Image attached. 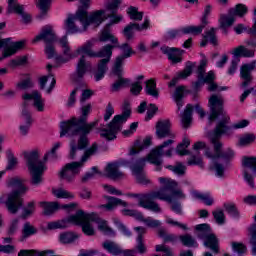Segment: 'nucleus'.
I'll return each instance as SVG.
<instances>
[{"label": "nucleus", "instance_id": "nucleus-48", "mask_svg": "<svg viewBox=\"0 0 256 256\" xmlns=\"http://www.w3.org/2000/svg\"><path fill=\"white\" fill-rule=\"evenodd\" d=\"M128 15H129L130 19H132L134 21H141L143 19V12H139L137 7H133V6L129 7Z\"/></svg>", "mask_w": 256, "mask_h": 256}, {"label": "nucleus", "instance_id": "nucleus-55", "mask_svg": "<svg viewBox=\"0 0 256 256\" xmlns=\"http://www.w3.org/2000/svg\"><path fill=\"white\" fill-rule=\"evenodd\" d=\"M82 111V116L77 119V118H72L75 119L76 121H81L82 119H84L86 125H89V123H87V115H89V113H91V104H86L81 108Z\"/></svg>", "mask_w": 256, "mask_h": 256}, {"label": "nucleus", "instance_id": "nucleus-18", "mask_svg": "<svg viewBox=\"0 0 256 256\" xmlns=\"http://www.w3.org/2000/svg\"><path fill=\"white\" fill-rule=\"evenodd\" d=\"M102 247L104 251L109 253V255H114V256L123 255V249L117 242L113 240H105L102 243Z\"/></svg>", "mask_w": 256, "mask_h": 256}, {"label": "nucleus", "instance_id": "nucleus-20", "mask_svg": "<svg viewBox=\"0 0 256 256\" xmlns=\"http://www.w3.org/2000/svg\"><path fill=\"white\" fill-rule=\"evenodd\" d=\"M163 155V150L159 149V147H156L155 149L151 150L145 158L147 159V161H149V163H152V165L160 167V165L163 164V160H161Z\"/></svg>", "mask_w": 256, "mask_h": 256}, {"label": "nucleus", "instance_id": "nucleus-9", "mask_svg": "<svg viewBox=\"0 0 256 256\" xmlns=\"http://www.w3.org/2000/svg\"><path fill=\"white\" fill-rule=\"evenodd\" d=\"M256 67V60L249 64H244L240 68V77L242 79L241 87L242 89H247V87L253 83V75L251 71H254Z\"/></svg>", "mask_w": 256, "mask_h": 256}, {"label": "nucleus", "instance_id": "nucleus-25", "mask_svg": "<svg viewBox=\"0 0 256 256\" xmlns=\"http://www.w3.org/2000/svg\"><path fill=\"white\" fill-rule=\"evenodd\" d=\"M105 199H107V204H102L99 206L100 209H106V211H113L117 205H123L124 207L127 206V202H124L123 200L119 198H115L112 196H105Z\"/></svg>", "mask_w": 256, "mask_h": 256}, {"label": "nucleus", "instance_id": "nucleus-52", "mask_svg": "<svg viewBox=\"0 0 256 256\" xmlns=\"http://www.w3.org/2000/svg\"><path fill=\"white\" fill-rule=\"evenodd\" d=\"M25 63H27V56H21V57L11 60L9 63V67H11V69H15V67L25 65Z\"/></svg>", "mask_w": 256, "mask_h": 256}, {"label": "nucleus", "instance_id": "nucleus-11", "mask_svg": "<svg viewBox=\"0 0 256 256\" xmlns=\"http://www.w3.org/2000/svg\"><path fill=\"white\" fill-rule=\"evenodd\" d=\"M56 40L57 36L53 31V27L46 26L41 30L40 34L34 38L33 43H37V41H44L46 45H49L55 43Z\"/></svg>", "mask_w": 256, "mask_h": 256}, {"label": "nucleus", "instance_id": "nucleus-59", "mask_svg": "<svg viewBox=\"0 0 256 256\" xmlns=\"http://www.w3.org/2000/svg\"><path fill=\"white\" fill-rule=\"evenodd\" d=\"M232 248L239 255H243V253L247 252V246H245L243 243L232 242Z\"/></svg>", "mask_w": 256, "mask_h": 256}, {"label": "nucleus", "instance_id": "nucleus-6", "mask_svg": "<svg viewBox=\"0 0 256 256\" xmlns=\"http://www.w3.org/2000/svg\"><path fill=\"white\" fill-rule=\"evenodd\" d=\"M127 121V118H123V116L116 115L112 121L108 124V129H101L100 136L107 139V141H113V139H117V133L121 131V127L123 123Z\"/></svg>", "mask_w": 256, "mask_h": 256}, {"label": "nucleus", "instance_id": "nucleus-53", "mask_svg": "<svg viewBox=\"0 0 256 256\" xmlns=\"http://www.w3.org/2000/svg\"><path fill=\"white\" fill-rule=\"evenodd\" d=\"M121 5V0H108L106 4L107 11H111V13H115L119 6Z\"/></svg>", "mask_w": 256, "mask_h": 256}, {"label": "nucleus", "instance_id": "nucleus-63", "mask_svg": "<svg viewBox=\"0 0 256 256\" xmlns=\"http://www.w3.org/2000/svg\"><path fill=\"white\" fill-rule=\"evenodd\" d=\"M187 163L188 165H199L203 168V159L197 155H191Z\"/></svg>", "mask_w": 256, "mask_h": 256}, {"label": "nucleus", "instance_id": "nucleus-5", "mask_svg": "<svg viewBox=\"0 0 256 256\" xmlns=\"http://www.w3.org/2000/svg\"><path fill=\"white\" fill-rule=\"evenodd\" d=\"M91 215H95V212L85 213L83 210H78L76 214L71 215L67 218V223H72L73 225H78L82 227V232L88 237H93L95 235V227L91 224Z\"/></svg>", "mask_w": 256, "mask_h": 256}, {"label": "nucleus", "instance_id": "nucleus-14", "mask_svg": "<svg viewBox=\"0 0 256 256\" xmlns=\"http://www.w3.org/2000/svg\"><path fill=\"white\" fill-rule=\"evenodd\" d=\"M156 135L158 139H165L171 137V121L160 120L156 123Z\"/></svg>", "mask_w": 256, "mask_h": 256}, {"label": "nucleus", "instance_id": "nucleus-12", "mask_svg": "<svg viewBox=\"0 0 256 256\" xmlns=\"http://www.w3.org/2000/svg\"><path fill=\"white\" fill-rule=\"evenodd\" d=\"M198 239H203L204 246L211 249L213 253H219V239L213 233L205 234V233H198Z\"/></svg>", "mask_w": 256, "mask_h": 256}, {"label": "nucleus", "instance_id": "nucleus-57", "mask_svg": "<svg viewBox=\"0 0 256 256\" xmlns=\"http://www.w3.org/2000/svg\"><path fill=\"white\" fill-rule=\"evenodd\" d=\"M255 141V136L253 134H246L245 136L241 137L239 140V145L245 147V145H251Z\"/></svg>", "mask_w": 256, "mask_h": 256}, {"label": "nucleus", "instance_id": "nucleus-47", "mask_svg": "<svg viewBox=\"0 0 256 256\" xmlns=\"http://www.w3.org/2000/svg\"><path fill=\"white\" fill-rule=\"evenodd\" d=\"M242 165L246 169H252L256 173V157H244L242 160Z\"/></svg>", "mask_w": 256, "mask_h": 256}, {"label": "nucleus", "instance_id": "nucleus-17", "mask_svg": "<svg viewBox=\"0 0 256 256\" xmlns=\"http://www.w3.org/2000/svg\"><path fill=\"white\" fill-rule=\"evenodd\" d=\"M148 28H149V20H145L142 25H139L138 23H130L124 28L123 33L126 39H128L129 41L133 38V34H134L133 31H143V29H148Z\"/></svg>", "mask_w": 256, "mask_h": 256}, {"label": "nucleus", "instance_id": "nucleus-1", "mask_svg": "<svg viewBox=\"0 0 256 256\" xmlns=\"http://www.w3.org/2000/svg\"><path fill=\"white\" fill-rule=\"evenodd\" d=\"M98 121L86 124L85 119L77 121L76 119H70L66 122H62L60 125V137H65L66 133L70 135H79L77 144L75 141L70 143V159H75L77 157V151H83L89 147V133L93 131L94 127H97Z\"/></svg>", "mask_w": 256, "mask_h": 256}, {"label": "nucleus", "instance_id": "nucleus-31", "mask_svg": "<svg viewBox=\"0 0 256 256\" xmlns=\"http://www.w3.org/2000/svg\"><path fill=\"white\" fill-rule=\"evenodd\" d=\"M40 207L44 209V215H53L55 211L61 209V207L59 206V202H41Z\"/></svg>", "mask_w": 256, "mask_h": 256}, {"label": "nucleus", "instance_id": "nucleus-35", "mask_svg": "<svg viewBox=\"0 0 256 256\" xmlns=\"http://www.w3.org/2000/svg\"><path fill=\"white\" fill-rule=\"evenodd\" d=\"M59 239L61 243L67 245L69 243H74L75 241H77V239H79V235H77V233L74 232H64L60 234Z\"/></svg>", "mask_w": 256, "mask_h": 256}, {"label": "nucleus", "instance_id": "nucleus-10", "mask_svg": "<svg viewBox=\"0 0 256 256\" xmlns=\"http://www.w3.org/2000/svg\"><path fill=\"white\" fill-rule=\"evenodd\" d=\"M166 191H171L172 193V195L166 193V197H169L171 199V202L168 203L171 205L172 211H175V213H181V203H179V201H176L175 198L185 199V193H183V190L174 187L172 189H166Z\"/></svg>", "mask_w": 256, "mask_h": 256}, {"label": "nucleus", "instance_id": "nucleus-45", "mask_svg": "<svg viewBox=\"0 0 256 256\" xmlns=\"http://www.w3.org/2000/svg\"><path fill=\"white\" fill-rule=\"evenodd\" d=\"M35 233H37V228L31 225V223L26 222L22 229L23 239H27V237H31V235H35Z\"/></svg>", "mask_w": 256, "mask_h": 256}, {"label": "nucleus", "instance_id": "nucleus-38", "mask_svg": "<svg viewBox=\"0 0 256 256\" xmlns=\"http://www.w3.org/2000/svg\"><path fill=\"white\" fill-rule=\"evenodd\" d=\"M203 29H205L204 25L188 26V27L182 28V33L184 35H201V33H203Z\"/></svg>", "mask_w": 256, "mask_h": 256}, {"label": "nucleus", "instance_id": "nucleus-43", "mask_svg": "<svg viewBox=\"0 0 256 256\" xmlns=\"http://www.w3.org/2000/svg\"><path fill=\"white\" fill-rule=\"evenodd\" d=\"M248 9L247 6L243 4H238L235 6V8H232L229 10V14L238 17H244L245 14L247 13Z\"/></svg>", "mask_w": 256, "mask_h": 256}, {"label": "nucleus", "instance_id": "nucleus-58", "mask_svg": "<svg viewBox=\"0 0 256 256\" xmlns=\"http://www.w3.org/2000/svg\"><path fill=\"white\" fill-rule=\"evenodd\" d=\"M118 49H123L124 51V55L123 56H118V57H124V59H127L129 57H131V55H134V51L131 48V46H129V44L125 43L122 46L119 45Z\"/></svg>", "mask_w": 256, "mask_h": 256}, {"label": "nucleus", "instance_id": "nucleus-15", "mask_svg": "<svg viewBox=\"0 0 256 256\" xmlns=\"http://www.w3.org/2000/svg\"><path fill=\"white\" fill-rule=\"evenodd\" d=\"M89 217L92 222L98 225V230L104 233V235H115V231H113V228L109 227L107 221L99 217L97 213H94Z\"/></svg>", "mask_w": 256, "mask_h": 256}, {"label": "nucleus", "instance_id": "nucleus-37", "mask_svg": "<svg viewBox=\"0 0 256 256\" xmlns=\"http://www.w3.org/2000/svg\"><path fill=\"white\" fill-rule=\"evenodd\" d=\"M145 84L147 95H151L152 97H159V91L157 90V84L155 83V80H147Z\"/></svg>", "mask_w": 256, "mask_h": 256}, {"label": "nucleus", "instance_id": "nucleus-41", "mask_svg": "<svg viewBox=\"0 0 256 256\" xmlns=\"http://www.w3.org/2000/svg\"><path fill=\"white\" fill-rule=\"evenodd\" d=\"M52 193L57 197V199H73L75 197L73 193L63 188L53 189Z\"/></svg>", "mask_w": 256, "mask_h": 256}, {"label": "nucleus", "instance_id": "nucleus-62", "mask_svg": "<svg viewBox=\"0 0 256 256\" xmlns=\"http://www.w3.org/2000/svg\"><path fill=\"white\" fill-rule=\"evenodd\" d=\"M34 106L38 111H43V100L41 99V94L38 91H34Z\"/></svg>", "mask_w": 256, "mask_h": 256}, {"label": "nucleus", "instance_id": "nucleus-21", "mask_svg": "<svg viewBox=\"0 0 256 256\" xmlns=\"http://www.w3.org/2000/svg\"><path fill=\"white\" fill-rule=\"evenodd\" d=\"M24 157L28 163L29 169H37L39 168V163H43L39 161V152L34 150L32 152H24Z\"/></svg>", "mask_w": 256, "mask_h": 256}, {"label": "nucleus", "instance_id": "nucleus-50", "mask_svg": "<svg viewBox=\"0 0 256 256\" xmlns=\"http://www.w3.org/2000/svg\"><path fill=\"white\" fill-rule=\"evenodd\" d=\"M144 149L143 142H141V140H135L133 146L130 148L129 155L133 157V155H138V153H141Z\"/></svg>", "mask_w": 256, "mask_h": 256}, {"label": "nucleus", "instance_id": "nucleus-16", "mask_svg": "<svg viewBox=\"0 0 256 256\" xmlns=\"http://www.w3.org/2000/svg\"><path fill=\"white\" fill-rule=\"evenodd\" d=\"M161 51L162 53H164V55H168L169 61H172L173 64L181 63V55H183V53L185 52L179 48L171 47H162Z\"/></svg>", "mask_w": 256, "mask_h": 256}, {"label": "nucleus", "instance_id": "nucleus-13", "mask_svg": "<svg viewBox=\"0 0 256 256\" xmlns=\"http://www.w3.org/2000/svg\"><path fill=\"white\" fill-rule=\"evenodd\" d=\"M103 15H105V10H97L92 12L84 22V27L82 30L87 31V27L89 25H95V27H99V25L104 21Z\"/></svg>", "mask_w": 256, "mask_h": 256}, {"label": "nucleus", "instance_id": "nucleus-60", "mask_svg": "<svg viewBox=\"0 0 256 256\" xmlns=\"http://www.w3.org/2000/svg\"><path fill=\"white\" fill-rule=\"evenodd\" d=\"M212 215L218 225H223V223H225V214L223 213V210L214 211Z\"/></svg>", "mask_w": 256, "mask_h": 256}, {"label": "nucleus", "instance_id": "nucleus-22", "mask_svg": "<svg viewBox=\"0 0 256 256\" xmlns=\"http://www.w3.org/2000/svg\"><path fill=\"white\" fill-rule=\"evenodd\" d=\"M66 27L68 33H79V31L83 30V24L78 21L74 16H69L66 20Z\"/></svg>", "mask_w": 256, "mask_h": 256}, {"label": "nucleus", "instance_id": "nucleus-54", "mask_svg": "<svg viewBox=\"0 0 256 256\" xmlns=\"http://www.w3.org/2000/svg\"><path fill=\"white\" fill-rule=\"evenodd\" d=\"M126 85H129V79L120 77V78H118V81H116L112 85V91H119L121 89V87H125Z\"/></svg>", "mask_w": 256, "mask_h": 256}, {"label": "nucleus", "instance_id": "nucleus-30", "mask_svg": "<svg viewBox=\"0 0 256 256\" xmlns=\"http://www.w3.org/2000/svg\"><path fill=\"white\" fill-rule=\"evenodd\" d=\"M99 41L101 43L110 41L112 43V45H115V47H119V40L117 38H115V36L112 35L111 30L109 28H105L102 31V33L99 37Z\"/></svg>", "mask_w": 256, "mask_h": 256}, {"label": "nucleus", "instance_id": "nucleus-27", "mask_svg": "<svg viewBox=\"0 0 256 256\" xmlns=\"http://www.w3.org/2000/svg\"><path fill=\"white\" fill-rule=\"evenodd\" d=\"M145 165H147L146 157L136 159L130 166L133 175H139L140 173H144Z\"/></svg>", "mask_w": 256, "mask_h": 256}, {"label": "nucleus", "instance_id": "nucleus-33", "mask_svg": "<svg viewBox=\"0 0 256 256\" xmlns=\"http://www.w3.org/2000/svg\"><path fill=\"white\" fill-rule=\"evenodd\" d=\"M135 231L138 233V245H137V250L139 253H145L147 251V248H145V244L143 243V235H145V228L139 226L134 228Z\"/></svg>", "mask_w": 256, "mask_h": 256}, {"label": "nucleus", "instance_id": "nucleus-61", "mask_svg": "<svg viewBox=\"0 0 256 256\" xmlns=\"http://www.w3.org/2000/svg\"><path fill=\"white\" fill-rule=\"evenodd\" d=\"M204 39H207L212 45H217V36H215V29H210L205 33Z\"/></svg>", "mask_w": 256, "mask_h": 256}, {"label": "nucleus", "instance_id": "nucleus-7", "mask_svg": "<svg viewBox=\"0 0 256 256\" xmlns=\"http://www.w3.org/2000/svg\"><path fill=\"white\" fill-rule=\"evenodd\" d=\"M225 101L223 97L213 94L209 98L210 116L209 121L213 123L220 115H224L223 105Z\"/></svg>", "mask_w": 256, "mask_h": 256}, {"label": "nucleus", "instance_id": "nucleus-46", "mask_svg": "<svg viewBox=\"0 0 256 256\" xmlns=\"http://www.w3.org/2000/svg\"><path fill=\"white\" fill-rule=\"evenodd\" d=\"M84 165L85 164L83 162H81V160H80L78 162L67 163L65 166H66V169H69L74 174L79 175V173H81V169L83 168Z\"/></svg>", "mask_w": 256, "mask_h": 256}, {"label": "nucleus", "instance_id": "nucleus-26", "mask_svg": "<svg viewBox=\"0 0 256 256\" xmlns=\"http://www.w3.org/2000/svg\"><path fill=\"white\" fill-rule=\"evenodd\" d=\"M120 47L115 46V44H107L104 47H102L98 52H96V58L100 59H108V61H111V56L113 55V49Z\"/></svg>", "mask_w": 256, "mask_h": 256}, {"label": "nucleus", "instance_id": "nucleus-8", "mask_svg": "<svg viewBox=\"0 0 256 256\" xmlns=\"http://www.w3.org/2000/svg\"><path fill=\"white\" fill-rule=\"evenodd\" d=\"M89 71H93V64L87 61L85 55H82L77 62L76 75L73 76V82L80 83L81 79L85 77V73H88Z\"/></svg>", "mask_w": 256, "mask_h": 256}, {"label": "nucleus", "instance_id": "nucleus-56", "mask_svg": "<svg viewBox=\"0 0 256 256\" xmlns=\"http://www.w3.org/2000/svg\"><path fill=\"white\" fill-rule=\"evenodd\" d=\"M38 7L42 11V17L47 15V11H49V7H51V0H39Z\"/></svg>", "mask_w": 256, "mask_h": 256}, {"label": "nucleus", "instance_id": "nucleus-51", "mask_svg": "<svg viewBox=\"0 0 256 256\" xmlns=\"http://www.w3.org/2000/svg\"><path fill=\"white\" fill-rule=\"evenodd\" d=\"M139 219H140V221L145 223V225H147V227H150L152 229H157V227L161 226V222H159V220L145 219L143 217V215H141V214L139 216Z\"/></svg>", "mask_w": 256, "mask_h": 256}, {"label": "nucleus", "instance_id": "nucleus-44", "mask_svg": "<svg viewBox=\"0 0 256 256\" xmlns=\"http://www.w3.org/2000/svg\"><path fill=\"white\" fill-rule=\"evenodd\" d=\"M87 9L78 8L74 18L77 19L78 23H81L83 27H85V22L89 19Z\"/></svg>", "mask_w": 256, "mask_h": 256}, {"label": "nucleus", "instance_id": "nucleus-34", "mask_svg": "<svg viewBox=\"0 0 256 256\" xmlns=\"http://www.w3.org/2000/svg\"><path fill=\"white\" fill-rule=\"evenodd\" d=\"M98 149H99V145H97V143H93L92 147L87 148L84 151V154L82 155L80 161L85 165V163H87V161H89V159H91V157H93V155L97 153Z\"/></svg>", "mask_w": 256, "mask_h": 256}, {"label": "nucleus", "instance_id": "nucleus-64", "mask_svg": "<svg viewBox=\"0 0 256 256\" xmlns=\"http://www.w3.org/2000/svg\"><path fill=\"white\" fill-rule=\"evenodd\" d=\"M18 89L25 90V89H31L33 87V82H31V78H27L25 80H22L17 84Z\"/></svg>", "mask_w": 256, "mask_h": 256}, {"label": "nucleus", "instance_id": "nucleus-4", "mask_svg": "<svg viewBox=\"0 0 256 256\" xmlns=\"http://www.w3.org/2000/svg\"><path fill=\"white\" fill-rule=\"evenodd\" d=\"M9 189H12L7 195L5 205L9 213L16 215L19 209L23 207V195L27 193V187L23 185V180L21 178H11L7 183Z\"/></svg>", "mask_w": 256, "mask_h": 256}, {"label": "nucleus", "instance_id": "nucleus-24", "mask_svg": "<svg viewBox=\"0 0 256 256\" xmlns=\"http://www.w3.org/2000/svg\"><path fill=\"white\" fill-rule=\"evenodd\" d=\"M106 177H109L110 179H122L123 173L119 171V164L117 163H110L105 168Z\"/></svg>", "mask_w": 256, "mask_h": 256}, {"label": "nucleus", "instance_id": "nucleus-40", "mask_svg": "<svg viewBox=\"0 0 256 256\" xmlns=\"http://www.w3.org/2000/svg\"><path fill=\"white\" fill-rule=\"evenodd\" d=\"M235 23V16L228 14V15H223L220 18V27L221 29H228V27H231Z\"/></svg>", "mask_w": 256, "mask_h": 256}, {"label": "nucleus", "instance_id": "nucleus-49", "mask_svg": "<svg viewBox=\"0 0 256 256\" xmlns=\"http://www.w3.org/2000/svg\"><path fill=\"white\" fill-rule=\"evenodd\" d=\"M76 176L77 175L74 174L71 170L67 169V166H64V168L60 171V178L68 182L73 181Z\"/></svg>", "mask_w": 256, "mask_h": 256}, {"label": "nucleus", "instance_id": "nucleus-32", "mask_svg": "<svg viewBox=\"0 0 256 256\" xmlns=\"http://www.w3.org/2000/svg\"><path fill=\"white\" fill-rule=\"evenodd\" d=\"M235 57H255V51L246 48L245 46H238L233 50Z\"/></svg>", "mask_w": 256, "mask_h": 256}, {"label": "nucleus", "instance_id": "nucleus-3", "mask_svg": "<svg viewBox=\"0 0 256 256\" xmlns=\"http://www.w3.org/2000/svg\"><path fill=\"white\" fill-rule=\"evenodd\" d=\"M230 117H224L222 120L218 122L214 130L208 133V138L210 143L213 145V152H211L210 148H206L205 155L208 157V159H224L225 161H229L233 159L235 153H233V150L228 149L225 152H223V143L220 141L221 135H224V133H227L229 131V126L227 124L230 121Z\"/></svg>", "mask_w": 256, "mask_h": 256}, {"label": "nucleus", "instance_id": "nucleus-2", "mask_svg": "<svg viewBox=\"0 0 256 256\" xmlns=\"http://www.w3.org/2000/svg\"><path fill=\"white\" fill-rule=\"evenodd\" d=\"M162 188L160 190H153L146 194H130V197H135L139 201L140 207L153 211L154 213H161V206L155 201V199H160V201H166L171 203V198L167 196V189H174L178 187L179 183L175 180L169 178H159Z\"/></svg>", "mask_w": 256, "mask_h": 256}, {"label": "nucleus", "instance_id": "nucleus-42", "mask_svg": "<svg viewBox=\"0 0 256 256\" xmlns=\"http://www.w3.org/2000/svg\"><path fill=\"white\" fill-rule=\"evenodd\" d=\"M123 61H125V57H117L115 60V65L113 68V73L116 77L121 78L123 77Z\"/></svg>", "mask_w": 256, "mask_h": 256}, {"label": "nucleus", "instance_id": "nucleus-29", "mask_svg": "<svg viewBox=\"0 0 256 256\" xmlns=\"http://www.w3.org/2000/svg\"><path fill=\"white\" fill-rule=\"evenodd\" d=\"M32 173V183L33 185H39L42 181L43 172L45 171V166L43 163L38 164V168L29 169Z\"/></svg>", "mask_w": 256, "mask_h": 256}, {"label": "nucleus", "instance_id": "nucleus-36", "mask_svg": "<svg viewBox=\"0 0 256 256\" xmlns=\"http://www.w3.org/2000/svg\"><path fill=\"white\" fill-rule=\"evenodd\" d=\"M158 235L163 239L164 243H177V240L179 239L174 234L168 233L164 228L158 230Z\"/></svg>", "mask_w": 256, "mask_h": 256}, {"label": "nucleus", "instance_id": "nucleus-23", "mask_svg": "<svg viewBox=\"0 0 256 256\" xmlns=\"http://www.w3.org/2000/svg\"><path fill=\"white\" fill-rule=\"evenodd\" d=\"M192 121H193V106L191 104H188L184 112L181 114V123L184 129H189V127H191Z\"/></svg>", "mask_w": 256, "mask_h": 256}, {"label": "nucleus", "instance_id": "nucleus-28", "mask_svg": "<svg viewBox=\"0 0 256 256\" xmlns=\"http://www.w3.org/2000/svg\"><path fill=\"white\" fill-rule=\"evenodd\" d=\"M25 47V41L14 42L11 45L8 44V47L3 52V57H11V55H15L19 50Z\"/></svg>", "mask_w": 256, "mask_h": 256}, {"label": "nucleus", "instance_id": "nucleus-39", "mask_svg": "<svg viewBox=\"0 0 256 256\" xmlns=\"http://www.w3.org/2000/svg\"><path fill=\"white\" fill-rule=\"evenodd\" d=\"M179 239L184 247H195L197 245V240L191 234L181 235Z\"/></svg>", "mask_w": 256, "mask_h": 256}, {"label": "nucleus", "instance_id": "nucleus-19", "mask_svg": "<svg viewBox=\"0 0 256 256\" xmlns=\"http://www.w3.org/2000/svg\"><path fill=\"white\" fill-rule=\"evenodd\" d=\"M93 47H95V43L93 41H88L81 47H79L76 50V53L78 55H86V57H90L91 59L97 58V52L93 50Z\"/></svg>", "mask_w": 256, "mask_h": 256}]
</instances>
